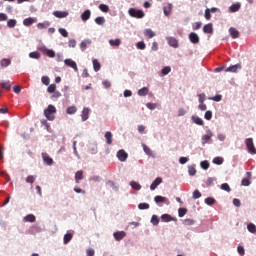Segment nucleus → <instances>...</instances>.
Returning <instances> with one entry per match:
<instances>
[{
	"mask_svg": "<svg viewBox=\"0 0 256 256\" xmlns=\"http://www.w3.org/2000/svg\"><path fill=\"white\" fill-rule=\"evenodd\" d=\"M83 179V170L77 171L75 174V181L76 183H80Z\"/></svg>",
	"mask_w": 256,
	"mask_h": 256,
	"instance_id": "cd10ccee",
	"label": "nucleus"
},
{
	"mask_svg": "<svg viewBox=\"0 0 256 256\" xmlns=\"http://www.w3.org/2000/svg\"><path fill=\"white\" fill-rule=\"evenodd\" d=\"M245 145L248 149V153H251V155H256V148L255 144L253 143V138H247L245 140Z\"/></svg>",
	"mask_w": 256,
	"mask_h": 256,
	"instance_id": "7ed1b4c3",
	"label": "nucleus"
},
{
	"mask_svg": "<svg viewBox=\"0 0 256 256\" xmlns=\"http://www.w3.org/2000/svg\"><path fill=\"white\" fill-rule=\"evenodd\" d=\"M42 159L45 165H53V158L49 157V154H47L46 152L42 153Z\"/></svg>",
	"mask_w": 256,
	"mask_h": 256,
	"instance_id": "0eeeda50",
	"label": "nucleus"
},
{
	"mask_svg": "<svg viewBox=\"0 0 256 256\" xmlns=\"http://www.w3.org/2000/svg\"><path fill=\"white\" fill-rule=\"evenodd\" d=\"M142 147H143V151H144V153H146V155H151V148H149V146L143 144Z\"/></svg>",
	"mask_w": 256,
	"mask_h": 256,
	"instance_id": "680f3d73",
	"label": "nucleus"
},
{
	"mask_svg": "<svg viewBox=\"0 0 256 256\" xmlns=\"http://www.w3.org/2000/svg\"><path fill=\"white\" fill-rule=\"evenodd\" d=\"M15 25H17V20H15V19L8 20L7 27H9L10 29H13V27H15Z\"/></svg>",
	"mask_w": 256,
	"mask_h": 256,
	"instance_id": "ea45409f",
	"label": "nucleus"
},
{
	"mask_svg": "<svg viewBox=\"0 0 256 256\" xmlns=\"http://www.w3.org/2000/svg\"><path fill=\"white\" fill-rule=\"evenodd\" d=\"M12 83L11 81L7 80L1 83V88L5 89L6 91H11V87H12Z\"/></svg>",
	"mask_w": 256,
	"mask_h": 256,
	"instance_id": "6ab92c4d",
	"label": "nucleus"
},
{
	"mask_svg": "<svg viewBox=\"0 0 256 256\" xmlns=\"http://www.w3.org/2000/svg\"><path fill=\"white\" fill-rule=\"evenodd\" d=\"M171 73V67L166 66L162 69V75H169Z\"/></svg>",
	"mask_w": 256,
	"mask_h": 256,
	"instance_id": "052dcab7",
	"label": "nucleus"
},
{
	"mask_svg": "<svg viewBox=\"0 0 256 256\" xmlns=\"http://www.w3.org/2000/svg\"><path fill=\"white\" fill-rule=\"evenodd\" d=\"M58 31L62 37H69V32L65 28H59Z\"/></svg>",
	"mask_w": 256,
	"mask_h": 256,
	"instance_id": "09e8293b",
	"label": "nucleus"
},
{
	"mask_svg": "<svg viewBox=\"0 0 256 256\" xmlns=\"http://www.w3.org/2000/svg\"><path fill=\"white\" fill-rule=\"evenodd\" d=\"M239 69H241V64L232 65L225 69V73H237Z\"/></svg>",
	"mask_w": 256,
	"mask_h": 256,
	"instance_id": "39448f33",
	"label": "nucleus"
},
{
	"mask_svg": "<svg viewBox=\"0 0 256 256\" xmlns=\"http://www.w3.org/2000/svg\"><path fill=\"white\" fill-rule=\"evenodd\" d=\"M161 220H162L164 223H169L170 221H177V219L172 218L171 215H169V214H163V215L161 216Z\"/></svg>",
	"mask_w": 256,
	"mask_h": 256,
	"instance_id": "aec40b11",
	"label": "nucleus"
},
{
	"mask_svg": "<svg viewBox=\"0 0 256 256\" xmlns=\"http://www.w3.org/2000/svg\"><path fill=\"white\" fill-rule=\"evenodd\" d=\"M89 45H91V40L86 39V40L82 41V42L80 43V49H81V51H85V49H87V47H89Z\"/></svg>",
	"mask_w": 256,
	"mask_h": 256,
	"instance_id": "4be33fe9",
	"label": "nucleus"
},
{
	"mask_svg": "<svg viewBox=\"0 0 256 256\" xmlns=\"http://www.w3.org/2000/svg\"><path fill=\"white\" fill-rule=\"evenodd\" d=\"M241 9V3L237 2L229 7V13H237Z\"/></svg>",
	"mask_w": 256,
	"mask_h": 256,
	"instance_id": "4468645a",
	"label": "nucleus"
},
{
	"mask_svg": "<svg viewBox=\"0 0 256 256\" xmlns=\"http://www.w3.org/2000/svg\"><path fill=\"white\" fill-rule=\"evenodd\" d=\"M82 21H89L91 19V10H86L81 14Z\"/></svg>",
	"mask_w": 256,
	"mask_h": 256,
	"instance_id": "a211bd4d",
	"label": "nucleus"
},
{
	"mask_svg": "<svg viewBox=\"0 0 256 256\" xmlns=\"http://www.w3.org/2000/svg\"><path fill=\"white\" fill-rule=\"evenodd\" d=\"M41 81H42L43 85H49L51 80L49 79L48 76H43Z\"/></svg>",
	"mask_w": 256,
	"mask_h": 256,
	"instance_id": "0e129e2a",
	"label": "nucleus"
},
{
	"mask_svg": "<svg viewBox=\"0 0 256 256\" xmlns=\"http://www.w3.org/2000/svg\"><path fill=\"white\" fill-rule=\"evenodd\" d=\"M67 115H75L77 113V107L75 106H70L66 109Z\"/></svg>",
	"mask_w": 256,
	"mask_h": 256,
	"instance_id": "473e14b6",
	"label": "nucleus"
},
{
	"mask_svg": "<svg viewBox=\"0 0 256 256\" xmlns=\"http://www.w3.org/2000/svg\"><path fill=\"white\" fill-rule=\"evenodd\" d=\"M26 183L33 185V183H35V176H33V175L27 176Z\"/></svg>",
	"mask_w": 256,
	"mask_h": 256,
	"instance_id": "5fc2aeb1",
	"label": "nucleus"
},
{
	"mask_svg": "<svg viewBox=\"0 0 256 256\" xmlns=\"http://www.w3.org/2000/svg\"><path fill=\"white\" fill-rule=\"evenodd\" d=\"M188 173L191 177H193L196 173H197V170L195 169V167L193 166H189L188 167Z\"/></svg>",
	"mask_w": 256,
	"mask_h": 256,
	"instance_id": "3c124183",
	"label": "nucleus"
},
{
	"mask_svg": "<svg viewBox=\"0 0 256 256\" xmlns=\"http://www.w3.org/2000/svg\"><path fill=\"white\" fill-rule=\"evenodd\" d=\"M95 23L97 25H104L105 24V17L99 16V17L95 18Z\"/></svg>",
	"mask_w": 256,
	"mask_h": 256,
	"instance_id": "c9c22d12",
	"label": "nucleus"
},
{
	"mask_svg": "<svg viewBox=\"0 0 256 256\" xmlns=\"http://www.w3.org/2000/svg\"><path fill=\"white\" fill-rule=\"evenodd\" d=\"M162 183H163V178L161 177L156 178L150 186L151 191H155V189L159 187V185H161Z\"/></svg>",
	"mask_w": 256,
	"mask_h": 256,
	"instance_id": "423d86ee",
	"label": "nucleus"
},
{
	"mask_svg": "<svg viewBox=\"0 0 256 256\" xmlns=\"http://www.w3.org/2000/svg\"><path fill=\"white\" fill-rule=\"evenodd\" d=\"M52 93L53 94L51 95V99H59V97H61V92H59V91H55Z\"/></svg>",
	"mask_w": 256,
	"mask_h": 256,
	"instance_id": "69168bd1",
	"label": "nucleus"
},
{
	"mask_svg": "<svg viewBox=\"0 0 256 256\" xmlns=\"http://www.w3.org/2000/svg\"><path fill=\"white\" fill-rule=\"evenodd\" d=\"M148 94H149V88L147 87H143L142 89L138 90V95L140 97H145Z\"/></svg>",
	"mask_w": 256,
	"mask_h": 256,
	"instance_id": "bb28decb",
	"label": "nucleus"
},
{
	"mask_svg": "<svg viewBox=\"0 0 256 256\" xmlns=\"http://www.w3.org/2000/svg\"><path fill=\"white\" fill-rule=\"evenodd\" d=\"M206 121H211V119H213V112L211 111H206L205 115H204Z\"/></svg>",
	"mask_w": 256,
	"mask_h": 256,
	"instance_id": "8fccbe9b",
	"label": "nucleus"
},
{
	"mask_svg": "<svg viewBox=\"0 0 256 256\" xmlns=\"http://www.w3.org/2000/svg\"><path fill=\"white\" fill-rule=\"evenodd\" d=\"M152 225H159V217L157 215H153L151 218Z\"/></svg>",
	"mask_w": 256,
	"mask_h": 256,
	"instance_id": "864d4df0",
	"label": "nucleus"
},
{
	"mask_svg": "<svg viewBox=\"0 0 256 256\" xmlns=\"http://www.w3.org/2000/svg\"><path fill=\"white\" fill-rule=\"evenodd\" d=\"M163 11H164V15L166 17H169V15H171L172 11H173V4H168L167 6H165L163 8Z\"/></svg>",
	"mask_w": 256,
	"mask_h": 256,
	"instance_id": "dca6fc26",
	"label": "nucleus"
},
{
	"mask_svg": "<svg viewBox=\"0 0 256 256\" xmlns=\"http://www.w3.org/2000/svg\"><path fill=\"white\" fill-rule=\"evenodd\" d=\"M130 185L132 189H135L136 191H139L141 189V184H139L138 182L132 181Z\"/></svg>",
	"mask_w": 256,
	"mask_h": 256,
	"instance_id": "58836bf2",
	"label": "nucleus"
},
{
	"mask_svg": "<svg viewBox=\"0 0 256 256\" xmlns=\"http://www.w3.org/2000/svg\"><path fill=\"white\" fill-rule=\"evenodd\" d=\"M193 199H200V197H201V192L199 191V190H195L194 192H193Z\"/></svg>",
	"mask_w": 256,
	"mask_h": 256,
	"instance_id": "338daca9",
	"label": "nucleus"
},
{
	"mask_svg": "<svg viewBox=\"0 0 256 256\" xmlns=\"http://www.w3.org/2000/svg\"><path fill=\"white\" fill-rule=\"evenodd\" d=\"M154 201L155 203H167V198L158 195L154 197Z\"/></svg>",
	"mask_w": 256,
	"mask_h": 256,
	"instance_id": "72a5a7b5",
	"label": "nucleus"
},
{
	"mask_svg": "<svg viewBox=\"0 0 256 256\" xmlns=\"http://www.w3.org/2000/svg\"><path fill=\"white\" fill-rule=\"evenodd\" d=\"M55 91H57V85L51 84L50 86H48L47 88L48 93H55Z\"/></svg>",
	"mask_w": 256,
	"mask_h": 256,
	"instance_id": "a18cd8bd",
	"label": "nucleus"
},
{
	"mask_svg": "<svg viewBox=\"0 0 256 256\" xmlns=\"http://www.w3.org/2000/svg\"><path fill=\"white\" fill-rule=\"evenodd\" d=\"M126 235L127 233H125V231L114 232V239L116 241H121L122 239H125Z\"/></svg>",
	"mask_w": 256,
	"mask_h": 256,
	"instance_id": "1a4fd4ad",
	"label": "nucleus"
},
{
	"mask_svg": "<svg viewBox=\"0 0 256 256\" xmlns=\"http://www.w3.org/2000/svg\"><path fill=\"white\" fill-rule=\"evenodd\" d=\"M187 215V208H179L178 209V216L179 217H185Z\"/></svg>",
	"mask_w": 256,
	"mask_h": 256,
	"instance_id": "a19ab883",
	"label": "nucleus"
},
{
	"mask_svg": "<svg viewBox=\"0 0 256 256\" xmlns=\"http://www.w3.org/2000/svg\"><path fill=\"white\" fill-rule=\"evenodd\" d=\"M189 39L194 44L199 43V35H197V33H195V32H192L189 34Z\"/></svg>",
	"mask_w": 256,
	"mask_h": 256,
	"instance_id": "f3484780",
	"label": "nucleus"
},
{
	"mask_svg": "<svg viewBox=\"0 0 256 256\" xmlns=\"http://www.w3.org/2000/svg\"><path fill=\"white\" fill-rule=\"evenodd\" d=\"M204 17L207 21H211V10L209 8L205 10Z\"/></svg>",
	"mask_w": 256,
	"mask_h": 256,
	"instance_id": "603ef678",
	"label": "nucleus"
},
{
	"mask_svg": "<svg viewBox=\"0 0 256 256\" xmlns=\"http://www.w3.org/2000/svg\"><path fill=\"white\" fill-rule=\"evenodd\" d=\"M89 108H84L82 110V114H81V118H82V121H87V119H89Z\"/></svg>",
	"mask_w": 256,
	"mask_h": 256,
	"instance_id": "5701e85b",
	"label": "nucleus"
},
{
	"mask_svg": "<svg viewBox=\"0 0 256 256\" xmlns=\"http://www.w3.org/2000/svg\"><path fill=\"white\" fill-rule=\"evenodd\" d=\"M144 35L145 37H148V39H153V37H155V32H153L151 29H145Z\"/></svg>",
	"mask_w": 256,
	"mask_h": 256,
	"instance_id": "a878e982",
	"label": "nucleus"
},
{
	"mask_svg": "<svg viewBox=\"0 0 256 256\" xmlns=\"http://www.w3.org/2000/svg\"><path fill=\"white\" fill-rule=\"evenodd\" d=\"M99 9H100V11H102L103 13H109V6H107L106 4H100V5H99Z\"/></svg>",
	"mask_w": 256,
	"mask_h": 256,
	"instance_id": "37998d69",
	"label": "nucleus"
},
{
	"mask_svg": "<svg viewBox=\"0 0 256 256\" xmlns=\"http://www.w3.org/2000/svg\"><path fill=\"white\" fill-rule=\"evenodd\" d=\"M192 121L193 123H195L196 125H204V122H203V119H201L200 117L198 116H192Z\"/></svg>",
	"mask_w": 256,
	"mask_h": 256,
	"instance_id": "c85d7f7f",
	"label": "nucleus"
},
{
	"mask_svg": "<svg viewBox=\"0 0 256 256\" xmlns=\"http://www.w3.org/2000/svg\"><path fill=\"white\" fill-rule=\"evenodd\" d=\"M64 64L67 66V67H71L72 69H74V71H79V68L77 67V63L75 61H73L72 59H65L64 60Z\"/></svg>",
	"mask_w": 256,
	"mask_h": 256,
	"instance_id": "20e7f679",
	"label": "nucleus"
},
{
	"mask_svg": "<svg viewBox=\"0 0 256 256\" xmlns=\"http://www.w3.org/2000/svg\"><path fill=\"white\" fill-rule=\"evenodd\" d=\"M237 252L239 253L240 256H244L245 255V248L241 245H239L237 247Z\"/></svg>",
	"mask_w": 256,
	"mask_h": 256,
	"instance_id": "13d9d810",
	"label": "nucleus"
},
{
	"mask_svg": "<svg viewBox=\"0 0 256 256\" xmlns=\"http://www.w3.org/2000/svg\"><path fill=\"white\" fill-rule=\"evenodd\" d=\"M130 17H135L136 19H143L145 17V12L142 10H137L135 8H130L128 11Z\"/></svg>",
	"mask_w": 256,
	"mask_h": 256,
	"instance_id": "f03ea898",
	"label": "nucleus"
},
{
	"mask_svg": "<svg viewBox=\"0 0 256 256\" xmlns=\"http://www.w3.org/2000/svg\"><path fill=\"white\" fill-rule=\"evenodd\" d=\"M104 137L107 145H111L113 143V134L111 132H106Z\"/></svg>",
	"mask_w": 256,
	"mask_h": 256,
	"instance_id": "b1692460",
	"label": "nucleus"
},
{
	"mask_svg": "<svg viewBox=\"0 0 256 256\" xmlns=\"http://www.w3.org/2000/svg\"><path fill=\"white\" fill-rule=\"evenodd\" d=\"M33 23H37V18L29 17L23 20V25H25V27H31Z\"/></svg>",
	"mask_w": 256,
	"mask_h": 256,
	"instance_id": "f8f14e48",
	"label": "nucleus"
},
{
	"mask_svg": "<svg viewBox=\"0 0 256 256\" xmlns=\"http://www.w3.org/2000/svg\"><path fill=\"white\" fill-rule=\"evenodd\" d=\"M29 57H31V59H40L41 54L39 52H30Z\"/></svg>",
	"mask_w": 256,
	"mask_h": 256,
	"instance_id": "79ce46f5",
	"label": "nucleus"
},
{
	"mask_svg": "<svg viewBox=\"0 0 256 256\" xmlns=\"http://www.w3.org/2000/svg\"><path fill=\"white\" fill-rule=\"evenodd\" d=\"M200 166L205 170L207 171V169H209V161L207 160H204L200 163Z\"/></svg>",
	"mask_w": 256,
	"mask_h": 256,
	"instance_id": "6e6d98bb",
	"label": "nucleus"
},
{
	"mask_svg": "<svg viewBox=\"0 0 256 256\" xmlns=\"http://www.w3.org/2000/svg\"><path fill=\"white\" fill-rule=\"evenodd\" d=\"M36 217L33 214H28L27 216L24 217V221L26 223H35Z\"/></svg>",
	"mask_w": 256,
	"mask_h": 256,
	"instance_id": "393cba45",
	"label": "nucleus"
},
{
	"mask_svg": "<svg viewBox=\"0 0 256 256\" xmlns=\"http://www.w3.org/2000/svg\"><path fill=\"white\" fill-rule=\"evenodd\" d=\"M167 41L170 47H174L175 49L179 47V42L175 39V37H168Z\"/></svg>",
	"mask_w": 256,
	"mask_h": 256,
	"instance_id": "ddd939ff",
	"label": "nucleus"
},
{
	"mask_svg": "<svg viewBox=\"0 0 256 256\" xmlns=\"http://www.w3.org/2000/svg\"><path fill=\"white\" fill-rule=\"evenodd\" d=\"M51 25V22L45 21L43 23H38L37 24V29H47Z\"/></svg>",
	"mask_w": 256,
	"mask_h": 256,
	"instance_id": "2f4dec72",
	"label": "nucleus"
},
{
	"mask_svg": "<svg viewBox=\"0 0 256 256\" xmlns=\"http://www.w3.org/2000/svg\"><path fill=\"white\" fill-rule=\"evenodd\" d=\"M93 68H94V71H101V63H99V60L98 59H94L93 60Z\"/></svg>",
	"mask_w": 256,
	"mask_h": 256,
	"instance_id": "c756f323",
	"label": "nucleus"
},
{
	"mask_svg": "<svg viewBox=\"0 0 256 256\" xmlns=\"http://www.w3.org/2000/svg\"><path fill=\"white\" fill-rule=\"evenodd\" d=\"M201 22H195L194 24H192V29L193 31H197L198 29H201Z\"/></svg>",
	"mask_w": 256,
	"mask_h": 256,
	"instance_id": "bf43d9fd",
	"label": "nucleus"
},
{
	"mask_svg": "<svg viewBox=\"0 0 256 256\" xmlns=\"http://www.w3.org/2000/svg\"><path fill=\"white\" fill-rule=\"evenodd\" d=\"M136 46H137V49L143 50V49H145V42L140 41V42H138V43L136 44Z\"/></svg>",
	"mask_w": 256,
	"mask_h": 256,
	"instance_id": "774afa93",
	"label": "nucleus"
},
{
	"mask_svg": "<svg viewBox=\"0 0 256 256\" xmlns=\"http://www.w3.org/2000/svg\"><path fill=\"white\" fill-rule=\"evenodd\" d=\"M109 45H111V47H119V45H121V40L119 38L113 40H109Z\"/></svg>",
	"mask_w": 256,
	"mask_h": 256,
	"instance_id": "7c9ffc66",
	"label": "nucleus"
},
{
	"mask_svg": "<svg viewBox=\"0 0 256 256\" xmlns=\"http://www.w3.org/2000/svg\"><path fill=\"white\" fill-rule=\"evenodd\" d=\"M71 239H73V234L66 233L64 235V245H67L71 241Z\"/></svg>",
	"mask_w": 256,
	"mask_h": 256,
	"instance_id": "f704fd0d",
	"label": "nucleus"
},
{
	"mask_svg": "<svg viewBox=\"0 0 256 256\" xmlns=\"http://www.w3.org/2000/svg\"><path fill=\"white\" fill-rule=\"evenodd\" d=\"M138 209H140V210L149 209V204H147V203H140L138 205Z\"/></svg>",
	"mask_w": 256,
	"mask_h": 256,
	"instance_id": "e2e57ef3",
	"label": "nucleus"
},
{
	"mask_svg": "<svg viewBox=\"0 0 256 256\" xmlns=\"http://www.w3.org/2000/svg\"><path fill=\"white\" fill-rule=\"evenodd\" d=\"M1 67H9L11 65L10 59H2L0 62Z\"/></svg>",
	"mask_w": 256,
	"mask_h": 256,
	"instance_id": "e433bc0d",
	"label": "nucleus"
},
{
	"mask_svg": "<svg viewBox=\"0 0 256 256\" xmlns=\"http://www.w3.org/2000/svg\"><path fill=\"white\" fill-rule=\"evenodd\" d=\"M54 17H57L58 19H63L69 15V12L67 11H54L53 12Z\"/></svg>",
	"mask_w": 256,
	"mask_h": 256,
	"instance_id": "9b49d317",
	"label": "nucleus"
},
{
	"mask_svg": "<svg viewBox=\"0 0 256 256\" xmlns=\"http://www.w3.org/2000/svg\"><path fill=\"white\" fill-rule=\"evenodd\" d=\"M183 225H187V226H190V225H195V220L191 219V218H187L183 221Z\"/></svg>",
	"mask_w": 256,
	"mask_h": 256,
	"instance_id": "49530a36",
	"label": "nucleus"
},
{
	"mask_svg": "<svg viewBox=\"0 0 256 256\" xmlns=\"http://www.w3.org/2000/svg\"><path fill=\"white\" fill-rule=\"evenodd\" d=\"M213 163H215V165H223V158L216 157V158H214Z\"/></svg>",
	"mask_w": 256,
	"mask_h": 256,
	"instance_id": "4d7b16f0",
	"label": "nucleus"
},
{
	"mask_svg": "<svg viewBox=\"0 0 256 256\" xmlns=\"http://www.w3.org/2000/svg\"><path fill=\"white\" fill-rule=\"evenodd\" d=\"M117 157L119 161H127V157H129V155L127 154V152H125V150H119L117 152Z\"/></svg>",
	"mask_w": 256,
	"mask_h": 256,
	"instance_id": "6e6552de",
	"label": "nucleus"
},
{
	"mask_svg": "<svg viewBox=\"0 0 256 256\" xmlns=\"http://www.w3.org/2000/svg\"><path fill=\"white\" fill-rule=\"evenodd\" d=\"M247 229L250 233H256V226L253 223L248 224Z\"/></svg>",
	"mask_w": 256,
	"mask_h": 256,
	"instance_id": "c03bdc74",
	"label": "nucleus"
},
{
	"mask_svg": "<svg viewBox=\"0 0 256 256\" xmlns=\"http://www.w3.org/2000/svg\"><path fill=\"white\" fill-rule=\"evenodd\" d=\"M203 32L204 33H208L210 35H213V24L212 23H208V24L204 25Z\"/></svg>",
	"mask_w": 256,
	"mask_h": 256,
	"instance_id": "2eb2a0df",
	"label": "nucleus"
},
{
	"mask_svg": "<svg viewBox=\"0 0 256 256\" xmlns=\"http://www.w3.org/2000/svg\"><path fill=\"white\" fill-rule=\"evenodd\" d=\"M205 203H206V205H210V206L215 205L216 200L213 197H208V198L205 199Z\"/></svg>",
	"mask_w": 256,
	"mask_h": 256,
	"instance_id": "4c0bfd02",
	"label": "nucleus"
},
{
	"mask_svg": "<svg viewBox=\"0 0 256 256\" xmlns=\"http://www.w3.org/2000/svg\"><path fill=\"white\" fill-rule=\"evenodd\" d=\"M229 33H230L232 39H239V31L236 30L234 27H231L229 29Z\"/></svg>",
	"mask_w": 256,
	"mask_h": 256,
	"instance_id": "412c9836",
	"label": "nucleus"
},
{
	"mask_svg": "<svg viewBox=\"0 0 256 256\" xmlns=\"http://www.w3.org/2000/svg\"><path fill=\"white\" fill-rule=\"evenodd\" d=\"M221 189H222L223 191H227V193H231V187H230L229 184H227V183H223V184L221 185Z\"/></svg>",
	"mask_w": 256,
	"mask_h": 256,
	"instance_id": "de8ad7c7",
	"label": "nucleus"
},
{
	"mask_svg": "<svg viewBox=\"0 0 256 256\" xmlns=\"http://www.w3.org/2000/svg\"><path fill=\"white\" fill-rule=\"evenodd\" d=\"M55 113H57V108L51 104L44 110V115L48 121H55Z\"/></svg>",
	"mask_w": 256,
	"mask_h": 256,
	"instance_id": "f257e3e1",
	"label": "nucleus"
},
{
	"mask_svg": "<svg viewBox=\"0 0 256 256\" xmlns=\"http://www.w3.org/2000/svg\"><path fill=\"white\" fill-rule=\"evenodd\" d=\"M213 137V133L211 131H207L206 135L202 137V145H206L209 141H211V138Z\"/></svg>",
	"mask_w": 256,
	"mask_h": 256,
	"instance_id": "9d476101",
	"label": "nucleus"
}]
</instances>
